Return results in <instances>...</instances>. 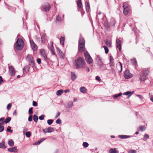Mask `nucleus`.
I'll return each instance as SVG.
<instances>
[{"mask_svg":"<svg viewBox=\"0 0 153 153\" xmlns=\"http://www.w3.org/2000/svg\"><path fill=\"white\" fill-rule=\"evenodd\" d=\"M6 131L7 132H10V133L13 132V131L11 130V127L10 126L7 127Z\"/></svg>","mask_w":153,"mask_h":153,"instance_id":"nucleus-45","label":"nucleus"},{"mask_svg":"<svg viewBox=\"0 0 153 153\" xmlns=\"http://www.w3.org/2000/svg\"><path fill=\"white\" fill-rule=\"evenodd\" d=\"M33 119L35 123H36L38 120V116L36 114H34L33 116Z\"/></svg>","mask_w":153,"mask_h":153,"instance_id":"nucleus-42","label":"nucleus"},{"mask_svg":"<svg viewBox=\"0 0 153 153\" xmlns=\"http://www.w3.org/2000/svg\"><path fill=\"white\" fill-rule=\"evenodd\" d=\"M25 134L27 137H29L31 136V133L30 131H27L26 133Z\"/></svg>","mask_w":153,"mask_h":153,"instance_id":"nucleus-51","label":"nucleus"},{"mask_svg":"<svg viewBox=\"0 0 153 153\" xmlns=\"http://www.w3.org/2000/svg\"><path fill=\"white\" fill-rule=\"evenodd\" d=\"M71 79L73 81H74L76 78V76L74 72H71Z\"/></svg>","mask_w":153,"mask_h":153,"instance_id":"nucleus-27","label":"nucleus"},{"mask_svg":"<svg viewBox=\"0 0 153 153\" xmlns=\"http://www.w3.org/2000/svg\"><path fill=\"white\" fill-rule=\"evenodd\" d=\"M133 76V75L131 74L128 70H126L124 74V76L126 79H128Z\"/></svg>","mask_w":153,"mask_h":153,"instance_id":"nucleus-7","label":"nucleus"},{"mask_svg":"<svg viewBox=\"0 0 153 153\" xmlns=\"http://www.w3.org/2000/svg\"><path fill=\"white\" fill-rule=\"evenodd\" d=\"M75 63L74 65L76 68H83L85 64V62L84 59L81 57H79L76 60H75Z\"/></svg>","mask_w":153,"mask_h":153,"instance_id":"nucleus-1","label":"nucleus"},{"mask_svg":"<svg viewBox=\"0 0 153 153\" xmlns=\"http://www.w3.org/2000/svg\"><path fill=\"white\" fill-rule=\"evenodd\" d=\"M97 57L96 59V60L98 62H100L101 61H102L101 58L100 56L99 55H97Z\"/></svg>","mask_w":153,"mask_h":153,"instance_id":"nucleus-47","label":"nucleus"},{"mask_svg":"<svg viewBox=\"0 0 153 153\" xmlns=\"http://www.w3.org/2000/svg\"><path fill=\"white\" fill-rule=\"evenodd\" d=\"M30 43L32 49L34 51H36L37 49V45L35 43L33 40H30Z\"/></svg>","mask_w":153,"mask_h":153,"instance_id":"nucleus-8","label":"nucleus"},{"mask_svg":"<svg viewBox=\"0 0 153 153\" xmlns=\"http://www.w3.org/2000/svg\"><path fill=\"white\" fill-rule=\"evenodd\" d=\"M116 67L119 72H121L122 71V65L121 63L119 62L116 65Z\"/></svg>","mask_w":153,"mask_h":153,"instance_id":"nucleus-15","label":"nucleus"},{"mask_svg":"<svg viewBox=\"0 0 153 153\" xmlns=\"http://www.w3.org/2000/svg\"><path fill=\"white\" fill-rule=\"evenodd\" d=\"M134 91L130 92V91H127L124 92L123 94L124 95H128V97H130L134 93Z\"/></svg>","mask_w":153,"mask_h":153,"instance_id":"nucleus-23","label":"nucleus"},{"mask_svg":"<svg viewBox=\"0 0 153 153\" xmlns=\"http://www.w3.org/2000/svg\"><path fill=\"white\" fill-rule=\"evenodd\" d=\"M73 105V102H70L68 103L66 107L68 108H71L72 106Z\"/></svg>","mask_w":153,"mask_h":153,"instance_id":"nucleus-38","label":"nucleus"},{"mask_svg":"<svg viewBox=\"0 0 153 153\" xmlns=\"http://www.w3.org/2000/svg\"><path fill=\"white\" fill-rule=\"evenodd\" d=\"M56 20L57 22H60L62 21V19L61 16L58 15L56 17Z\"/></svg>","mask_w":153,"mask_h":153,"instance_id":"nucleus-35","label":"nucleus"},{"mask_svg":"<svg viewBox=\"0 0 153 153\" xmlns=\"http://www.w3.org/2000/svg\"><path fill=\"white\" fill-rule=\"evenodd\" d=\"M80 90L81 92L85 93L86 92V89L85 87H82L80 88Z\"/></svg>","mask_w":153,"mask_h":153,"instance_id":"nucleus-33","label":"nucleus"},{"mask_svg":"<svg viewBox=\"0 0 153 153\" xmlns=\"http://www.w3.org/2000/svg\"><path fill=\"white\" fill-rule=\"evenodd\" d=\"M23 44L22 39L21 38H18L15 44V48L18 50H21L23 47Z\"/></svg>","mask_w":153,"mask_h":153,"instance_id":"nucleus-3","label":"nucleus"},{"mask_svg":"<svg viewBox=\"0 0 153 153\" xmlns=\"http://www.w3.org/2000/svg\"><path fill=\"white\" fill-rule=\"evenodd\" d=\"M141 72L143 73V74L147 75L150 73V69L149 68H142L141 69Z\"/></svg>","mask_w":153,"mask_h":153,"instance_id":"nucleus-9","label":"nucleus"},{"mask_svg":"<svg viewBox=\"0 0 153 153\" xmlns=\"http://www.w3.org/2000/svg\"><path fill=\"white\" fill-rule=\"evenodd\" d=\"M146 129V127L145 126H142L139 127L138 128L137 130L138 131H140L142 132L145 131Z\"/></svg>","mask_w":153,"mask_h":153,"instance_id":"nucleus-22","label":"nucleus"},{"mask_svg":"<svg viewBox=\"0 0 153 153\" xmlns=\"http://www.w3.org/2000/svg\"><path fill=\"white\" fill-rule=\"evenodd\" d=\"M103 47L105 49V53H107L108 52V49L107 47L105 46H103Z\"/></svg>","mask_w":153,"mask_h":153,"instance_id":"nucleus-50","label":"nucleus"},{"mask_svg":"<svg viewBox=\"0 0 153 153\" xmlns=\"http://www.w3.org/2000/svg\"><path fill=\"white\" fill-rule=\"evenodd\" d=\"M85 9L87 12L88 13L90 11V7L89 3L87 2H85Z\"/></svg>","mask_w":153,"mask_h":153,"instance_id":"nucleus-17","label":"nucleus"},{"mask_svg":"<svg viewBox=\"0 0 153 153\" xmlns=\"http://www.w3.org/2000/svg\"><path fill=\"white\" fill-rule=\"evenodd\" d=\"M47 130L48 133H51L53 132L54 131V129L53 128L51 127H49L47 128Z\"/></svg>","mask_w":153,"mask_h":153,"instance_id":"nucleus-37","label":"nucleus"},{"mask_svg":"<svg viewBox=\"0 0 153 153\" xmlns=\"http://www.w3.org/2000/svg\"><path fill=\"white\" fill-rule=\"evenodd\" d=\"M4 117H2L0 119V125H3L4 124Z\"/></svg>","mask_w":153,"mask_h":153,"instance_id":"nucleus-43","label":"nucleus"},{"mask_svg":"<svg viewBox=\"0 0 153 153\" xmlns=\"http://www.w3.org/2000/svg\"><path fill=\"white\" fill-rule=\"evenodd\" d=\"M51 8L50 4L48 3H46L42 5L41 7V9L42 11L47 12L49 11Z\"/></svg>","mask_w":153,"mask_h":153,"instance_id":"nucleus-6","label":"nucleus"},{"mask_svg":"<svg viewBox=\"0 0 153 153\" xmlns=\"http://www.w3.org/2000/svg\"><path fill=\"white\" fill-rule=\"evenodd\" d=\"M53 122V120L50 119L47 120V123L49 125H51L52 124Z\"/></svg>","mask_w":153,"mask_h":153,"instance_id":"nucleus-46","label":"nucleus"},{"mask_svg":"<svg viewBox=\"0 0 153 153\" xmlns=\"http://www.w3.org/2000/svg\"><path fill=\"white\" fill-rule=\"evenodd\" d=\"M147 76L143 74H140L139 77V79L141 82L144 81L146 79Z\"/></svg>","mask_w":153,"mask_h":153,"instance_id":"nucleus-16","label":"nucleus"},{"mask_svg":"<svg viewBox=\"0 0 153 153\" xmlns=\"http://www.w3.org/2000/svg\"><path fill=\"white\" fill-rule=\"evenodd\" d=\"M64 91L62 89H60L57 91L56 92V95L58 96L61 95L63 92Z\"/></svg>","mask_w":153,"mask_h":153,"instance_id":"nucleus-29","label":"nucleus"},{"mask_svg":"<svg viewBox=\"0 0 153 153\" xmlns=\"http://www.w3.org/2000/svg\"><path fill=\"white\" fill-rule=\"evenodd\" d=\"M122 94L121 93H120L117 94H115L113 95V97L114 99H117L119 97L121 96Z\"/></svg>","mask_w":153,"mask_h":153,"instance_id":"nucleus-31","label":"nucleus"},{"mask_svg":"<svg viewBox=\"0 0 153 153\" xmlns=\"http://www.w3.org/2000/svg\"><path fill=\"white\" fill-rule=\"evenodd\" d=\"M49 48L53 55H55V52L54 51V48L53 45V42H51L50 44L48 45Z\"/></svg>","mask_w":153,"mask_h":153,"instance_id":"nucleus-11","label":"nucleus"},{"mask_svg":"<svg viewBox=\"0 0 153 153\" xmlns=\"http://www.w3.org/2000/svg\"><path fill=\"white\" fill-rule=\"evenodd\" d=\"M85 40L82 37L79 38V41L78 50L79 52L82 53L85 49Z\"/></svg>","mask_w":153,"mask_h":153,"instance_id":"nucleus-2","label":"nucleus"},{"mask_svg":"<svg viewBox=\"0 0 153 153\" xmlns=\"http://www.w3.org/2000/svg\"><path fill=\"white\" fill-rule=\"evenodd\" d=\"M114 59L112 56H110V65L111 66H114Z\"/></svg>","mask_w":153,"mask_h":153,"instance_id":"nucleus-19","label":"nucleus"},{"mask_svg":"<svg viewBox=\"0 0 153 153\" xmlns=\"http://www.w3.org/2000/svg\"><path fill=\"white\" fill-rule=\"evenodd\" d=\"M4 127L3 126H0V132H2L4 130Z\"/></svg>","mask_w":153,"mask_h":153,"instance_id":"nucleus-52","label":"nucleus"},{"mask_svg":"<svg viewBox=\"0 0 153 153\" xmlns=\"http://www.w3.org/2000/svg\"><path fill=\"white\" fill-rule=\"evenodd\" d=\"M137 96L139 97L141 100H142L143 99V97L142 96L138 94L137 95Z\"/></svg>","mask_w":153,"mask_h":153,"instance_id":"nucleus-64","label":"nucleus"},{"mask_svg":"<svg viewBox=\"0 0 153 153\" xmlns=\"http://www.w3.org/2000/svg\"><path fill=\"white\" fill-rule=\"evenodd\" d=\"M33 116L32 115H30L29 116L28 118V121L29 122H31L32 120Z\"/></svg>","mask_w":153,"mask_h":153,"instance_id":"nucleus-57","label":"nucleus"},{"mask_svg":"<svg viewBox=\"0 0 153 153\" xmlns=\"http://www.w3.org/2000/svg\"><path fill=\"white\" fill-rule=\"evenodd\" d=\"M65 39L64 37H61L60 38V42L61 44L62 45H64V41H65Z\"/></svg>","mask_w":153,"mask_h":153,"instance_id":"nucleus-41","label":"nucleus"},{"mask_svg":"<svg viewBox=\"0 0 153 153\" xmlns=\"http://www.w3.org/2000/svg\"><path fill=\"white\" fill-rule=\"evenodd\" d=\"M9 145L11 146H13L14 145V142L12 140H10L8 142Z\"/></svg>","mask_w":153,"mask_h":153,"instance_id":"nucleus-30","label":"nucleus"},{"mask_svg":"<svg viewBox=\"0 0 153 153\" xmlns=\"http://www.w3.org/2000/svg\"><path fill=\"white\" fill-rule=\"evenodd\" d=\"M11 118L10 117H8L5 120V123L7 124L11 120Z\"/></svg>","mask_w":153,"mask_h":153,"instance_id":"nucleus-49","label":"nucleus"},{"mask_svg":"<svg viewBox=\"0 0 153 153\" xmlns=\"http://www.w3.org/2000/svg\"><path fill=\"white\" fill-rule=\"evenodd\" d=\"M123 9L124 8H129V6L128 5V4L127 3L124 2L123 4Z\"/></svg>","mask_w":153,"mask_h":153,"instance_id":"nucleus-39","label":"nucleus"},{"mask_svg":"<svg viewBox=\"0 0 153 153\" xmlns=\"http://www.w3.org/2000/svg\"><path fill=\"white\" fill-rule=\"evenodd\" d=\"M28 130V129L27 128L25 127L23 128V132L24 134H25V133H26Z\"/></svg>","mask_w":153,"mask_h":153,"instance_id":"nucleus-58","label":"nucleus"},{"mask_svg":"<svg viewBox=\"0 0 153 153\" xmlns=\"http://www.w3.org/2000/svg\"><path fill=\"white\" fill-rule=\"evenodd\" d=\"M131 62L133 65H136L137 64L136 60L135 59H134L131 60Z\"/></svg>","mask_w":153,"mask_h":153,"instance_id":"nucleus-44","label":"nucleus"},{"mask_svg":"<svg viewBox=\"0 0 153 153\" xmlns=\"http://www.w3.org/2000/svg\"><path fill=\"white\" fill-rule=\"evenodd\" d=\"M121 41L119 39H117L116 40V46L118 48L120 51H121Z\"/></svg>","mask_w":153,"mask_h":153,"instance_id":"nucleus-10","label":"nucleus"},{"mask_svg":"<svg viewBox=\"0 0 153 153\" xmlns=\"http://www.w3.org/2000/svg\"><path fill=\"white\" fill-rule=\"evenodd\" d=\"M8 150L9 152H13L14 153H16L18 151V150L15 147H14L12 148H9L8 149Z\"/></svg>","mask_w":153,"mask_h":153,"instance_id":"nucleus-18","label":"nucleus"},{"mask_svg":"<svg viewBox=\"0 0 153 153\" xmlns=\"http://www.w3.org/2000/svg\"><path fill=\"white\" fill-rule=\"evenodd\" d=\"M12 104L11 103L8 104L7 106V110H9L11 108Z\"/></svg>","mask_w":153,"mask_h":153,"instance_id":"nucleus-59","label":"nucleus"},{"mask_svg":"<svg viewBox=\"0 0 153 153\" xmlns=\"http://www.w3.org/2000/svg\"><path fill=\"white\" fill-rule=\"evenodd\" d=\"M44 115L42 114L39 117V119L40 120H42L44 119Z\"/></svg>","mask_w":153,"mask_h":153,"instance_id":"nucleus-60","label":"nucleus"},{"mask_svg":"<svg viewBox=\"0 0 153 153\" xmlns=\"http://www.w3.org/2000/svg\"><path fill=\"white\" fill-rule=\"evenodd\" d=\"M83 146L85 148H87L88 147L89 144L87 142H84L83 143Z\"/></svg>","mask_w":153,"mask_h":153,"instance_id":"nucleus-48","label":"nucleus"},{"mask_svg":"<svg viewBox=\"0 0 153 153\" xmlns=\"http://www.w3.org/2000/svg\"><path fill=\"white\" fill-rule=\"evenodd\" d=\"M42 42L44 43L45 41V34H43L41 37Z\"/></svg>","mask_w":153,"mask_h":153,"instance_id":"nucleus-40","label":"nucleus"},{"mask_svg":"<svg viewBox=\"0 0 153 153\" xmlns=\"http://www.w3.org/2000/svg\"><path fill=\"white\" fill-rule=\"evenodd\" d=\"M45 139L41 138L40 139L39 141H38L37 142V145L40 144Z\"/></svg>","mask_w":153,"mask_h":153,"instance_id":"nucleus-55","label":"nucleus"},{"mask_svg":"<svg viewBox=\"0 0 153 153\" xmlns=\"http://www.w3.org/2000/svg\"><path fill=\"white\" fill-rule=\"evenodd\" d=\"M96 79L99 81H100L101 80L100 77L98 76H97L96 77Z\"/></svg>","mask_w":153,"mask_h":153,"instance_id":"nucleus-63","label":"nucleus"},{"mask_svg":"<svg viewBox=\"0 0 153 153\" xmlns=\"http://www.w3.org/2000/svg\"><path fill=\"white\" fill-rule=\"evenodd\" d=\"M118 137L120 138L124 139L130 137L131 136L129 135H119Z\"/></svg>","mask_w":153,"mask_h":153,"instance_id":"nucleus-21","label":"nucleus"},{"mask_svg":"<svg viewBox=\"0 0 153 153\" xmlns=\"http://www.w3.org/2000/svg\"><path fill=\"white\" fill-rule=\"evenodd\" d=\"M33 105L34 107H36L37 105V102L35 101H33Z\"/></svg>","mask_w":153,"mask_h":153,"instance_id":"nucleus-61","label":"nucleus"},{"mask_svg":"<svg viewBox=\"0 0 153 153\" xmlns=\"http://www.w3.org/2000/svg\"><path fill=\"white\" fill-rule=\"evenodd\" d=\"M40 53L45 60L47 59V55L44 49H42L40 51Z\"/></svg>","mask_w":153,"mask_h":153,"instance_id":"nucleus-12","label":"nucleus"},{"mask_svg":"<svg viewBox=\"0 0 153 153\" xmlns=\"http://www.w3.org/2000/svg\"><path fill=\"white\" fill-rule=\"evenodd\" d=\"M26 60L29 63V65L33 68H34L35 67V64L33 56L30 55H28L26 58Z\"/></svg>","mask_w":153,"mask_h":153,"instance_id":"nucleus-4","label":"nucleus"},{"mask_svg":"<svg viewBox=\"0 0 153 153\" xmlns=\"http://www.w3.org/2000/svg\"><path fill=\"white\" fill-rule=\"evenodd\" d=\"M30 67L29 66L26 65L24 68L23 70L26 72H28L29 71Z\"/></svg>","mask_w":153,"mask_h":153,"instance_id":"nucleus-34","label":"nucleus"},{"mask_svg":"<svg viewBox=\"0 0 153 153\" xmlns=\"http://www.w3.org/2000/svg\"><path fill=\"white\" fill-rule=\"evenodd\" d=\"M84 56L85 60L88 64H90L92 63L93 59L87 51L85 52Z\"/></svg>","mask_w":153,"mask_h":153,"instance_id":"nucleus-5","label":"nucleus"},{"mask_svg":"<svg viewBox=\"0 0 153 153\" xmlns=\"http://www.w3.org/2000/svg\"><path fill=\"white\" fill-rule=\"evenodd\" d=\"M109 153H118L119 151L116 148H111L109 151Z\"/></svg>","mask_w":153,"mask_h":153,"instance_id":"nucleus-20","label":"nucleus"},{"mask_svg":"<svg viewBox=\"0 0 153 153\" xmlns=\"http://www.w3.org/2000/svg\"><path fill=\"white\" fill-rule=\"evenodd\" d=\"M56 124H60L61 123V121L60 119L59 118L56 120Z\"/></svg>","mask_w":153,"mask_h":153,"instance_id":"nucleus-54","label":"nucleus"},{"mask_svg":"<svg viewBox=\"0 0 153 153\" xmlns=\"http://www.w3.org/2000/svg\"><path fill=\"white\" fill-rule=\"evenodd\" d=\"M5 142L3 141L1 143H0V148L4 149L6 147L4 145Z\"/></svg>","mask_w":153,"mask_h":153,"instance_id":"nucleus-36","label":"nucleus"},{"mask_svg":"<svg viewBox=\"0 0 153 153\" xmlns=\"http://www.w3.org/2000/svg\"><path fill=\"white\" fill-rule=\"evenodd\" d=\"M105 42L108 47H111V42L110 41H108V39H106L105 40Z\"/></svg>","mask_w":153,"mask_h":153,"instance_id":"nucleus-25","label":"nucleus"},{"mask_svg":"<svg viewBox=\"0 0 153 153\" xmlns=\"http://www.w3.org/2000/svg\"><path fill=\"white\" fill-rule=\"evenodd\" d=\"M123 9H124V10H123L124 14L125 15H127L128 13L129 8H124Z\"/></svg>","mask_w":153,"mask_h":153,"instance_id":"nucleus-32","label":"nucleus"},{"mask_svg":"<svg viewBox=\"0 0 153 153\" xmlns=\"http://www.w3.org/2000/svg\"><path fill=\"white\" fill-rule=\"evenodd\" d=\"M41 60L40 58L37 59L36 60L37 62L39 64L41 63Z\"/></svg>","mask_w":153,"mask_h":153,"instance_id":"nucleus-62","label":"nucleus"},{"mask_svg":"<svg viewBox=\"0 0 153 153\" xmlns=\"http://www.w3.org/2000/svg\"><path fill=\"white\" fill-rule=\"evenodd\" d=\"M9 69L10 75L11 76H14L15 74V72L13 67L12 66H9Z\"/></svg>","mask_w":153,"mask_h":153,"instance_id":"nucleus-13","label":"nucleus"},{"mask_svg":"<svg viewBox=\"0 0 153 153\" xmlns=\"http://www.w3.org/2000/svg\"><path fill=\"white\" fill-rule=\"evenodd\" d=\"M77 5L78 8L80 9L82 8V3L81 0H77Z\"/></svg>","mask_w":153,"mask_h":153,"instance_id":"nucleus-26","label":"nucleus"},{"mask_svg":"<svg viewBox=\"0 0 153 153\" xmlns=\"http://www.w3.org/2000/svg\"><path fill=\"white\" fill-rule=\"evenodd\" d=\"M136 152V150L134 149L130 150L128 151V152L129 153H135Z\"/></svg>","mask_w":153,"mask_h":153,"instance_id":"nucleus-56","label":"nucleus"},{"mask_svg":"<svg viewBox=\"0 0 153 153\" xmlns=\"http://www.w3.org/2000/svg\"><path fill=\"white\" fill-rule=\"evenodd\" d=\"M97 64L100 69L102 68L104 65V64L102 62V61H101L100 62H97Z\"/></svg>","mask_w":153,"mask_h":153,"instance_id":"nucleus-24","label":"nucleus"},{"mask_svg":"<svg viewBox=\"0 0 153 153\" xmlns=\"http://www.w3.org/2000/svg\"><path fill=\"white\" fill-rule=\"evenodd\" d=\"M33 107H31L30 108V109L29 110V111H28L29 114H33Z\"/></svg>","mask_w":153,"mask_h":153,"instance_id":"nucleus-53","label":"nucleus"},{"mask_svg":"<svg viewBox=\"0 0 153 153\" xmlns=\"http://www.w3.org/2000/svg\"><path fill=\"white\" fill-rule=\"evenodd\" d=\"M149 138V136L147 134H145L144 135V137L142 140L144 141H146Z\"/></svg>","mask_w":153,"mask_h":153,"instance_id":"nucleus-28","label":"nucleus"},{"mask_svg":"<svg viewBox=\"0 0 153 153\" xmlns=\"http://www.w3.org/2000/svg\"><path fill=\"white\" fill-rule=\"evenodd\" d=\"M56 51L57 53L59 54L61 58L64 59V54L63 52L58 48H56Z\"/></svg>","mask_w":153,"mask_h":153,"instance_id":"nucleus-14","label":"nucleus"}]
</instances>
